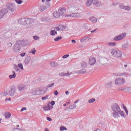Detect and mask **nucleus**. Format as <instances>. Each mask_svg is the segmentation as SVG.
Returning <instances> with one entry per match:
<instances>
[{
  "mask_svg": "<svg viewBox=\"0 0 131 131\" xmlns=\"http://www.w3.org/2000/svg\"><path fill=\"white\" fill-rule=\"evenodd\" d=\"M33 39H34V40H38V39H39V37H38V36H34L33 37Z\"/></svg>",
  "mask_w": 131,
  "mask_h": 131,
  "instance_id": "de8ad7c7",
  "label": "nucleus"
},
{
  "mask_svg": "<svg viewBox=\"0 0 131 131\" xmlns=\"http://www.w3.org/2000/svg\"><path fill=\"white\" fill-rule=\"evenodd\" d=\"M27 108L26 107H23L21 108L20 111L22 112L23 111H24V110H27Z\"/></svg>",
  "mask_w": 131,
  "mask_h": 131,
  "instance_id": "338daca9",
  "label": "nucleus"
},
{
  "mask_svg": "<svg viewBox=\"0 0 131 131\" xmlns=\"http://www.w3.org/2000/svg\"><path fill=\"white\" fill-rule=\"evenodd\" d=\"M54 94L55 96H58L59 95V93L58 92V91L56 90L54 92Z\"/></svg>",
  "mask_w": 131,
  "mask_h": 131,
  "instance_id": "4d7b16f0",
  "label": "nucleus"
},
{
  "mask_svg": "<svg viewBox=\"0 0 131 131\" xmlns=\"http://www.w3.org/2000/svg\"><path fill=\"white\" fill-rule=\"evenodd\" d=\"M106 45L107 46H116L117 45V43H116V42H109L106 43Z\"/></svg>",
  "mask_w": 131,
  "mask_h": 131,
  "instance_id": "a878e982",
  "label": "nucleus"
},
{
  "mask_svg": "<svg viewBox=\"0 0 131 131\" xmlns=\"http://www.w3.org/2000/svg\"><path fill=\"white\" fill-rule=\"evenodd\" d=\"M16 93V90L14 89H11L9 91V96H14Z\"/></svg>",
  "mask_w": 131,
  "mask_h": 131,
  "instance_id": "6ab92c4d",
  "label": "nucleus"
},
{
  "mask_svg": "<svg viewBox=\"0 0 131 131\" xmlns=\"http://www.w3.org/2000/svg\"><path fill=\"white\" fill-rule=\"evenodd\" d=\"M17 89L19 92H23V91H25L26 87L25 85L20 84L18 85Z\"/></svg>",
  "mask_w": 131,
  "mask_h": 131,
  "instance_id": "9b49d317",
  "label": "nucleus"
},
{
  "mask_svg": "<svg viewBox=\"0 0 131 131\" xmlns=\"http://www.w3.org/2000/svg\"><path fill=\"white\" fill-rule=\"evenodd\" d=\"M124 92H129V93H131V88L130 87H127L123 89Z\"/></svg>",
  "mask_w": 131,
  "mask_h": 131,
  "instance_id": "473e14b6",
  "label": "nucleus"
},
{
  "mask_svg": "<svg viewBox=\"0 0 131 131\" xmlns=\"http://www.w3.org/2000/svg\"><path fill=\"white\" fill-rule=\"evenodd\" d=\"M66 27L64 26H63L62 25H59L58 27H55L56 30H57V31L64 30L65 29Z\"/></svg>",
  "mask_w": 131,
  "mask_h": 131,
  "instance_id": "f8f14e48",
  "label": "nucleus"
},
{
  "mask_svg": "<svg viewBox=\"0 0 131 131\" xmlns=\"http://www.w3.org/2000/svg\"><path fill=\"white\" fill-rule=\"evenodd\" d=\"M18 67H14V70L16 71H20V69L18 68Z\"/></svg>",
  "mask_w": 131,
  "mask_h": 131,
  "instance_id": "864d4df0",
  "label": "nucleus"
},
{
  "mask_svg": "<svg viewBox=\"0 0 131 131\" xmlns=\"http://www.w3.org/2000/svg\"><path fill=\"white\" fill-rule=\"evenodd\" d=\"M60 130L61 131L67 130V128L65 127L64 126H62L60 127Z\"/></svg>",
  "mask_w": 131,
  "mask_h": 131,
  "instance_id": "8fccbe9b",
  "label": "nucleus"
},
{
  "mask_svg": "<svg viewBox=\"0 0 131 131\" xmlns=\"http://www.w3.org/2000/svg\"><path fill=\"white\" fill-rule=\"evenodd\" d=\"M51 106H54V105H55V102L54 101H51Z\"/></svg>",
  "mask_w": 131,
  "mask_h": 131,
  "instance_id": "e2e57ef3",
  "label": "nucleus"
},
{
  "mask_svg": "<svg viewBox=\"0 0 131 131\" xmlns=\"http://www.w3.org/2000/svg\"><path fill=\"white\" fill-rule=\"evenodd\" d=\"M119 115H120V116L121 117H123L124 118H125V116H124V112H123V111H121L120 110H119L118 111V117H119Z\"/></svg>",
  "mask_w": 131,
  "mask_h": 131,
  "instance_id": "2eb2a0df",
  "label": "nucleus"
},
{
  "mask_svg": "<svg viewBox=\"0 0 131 131\" xmlns=\"http://www.w3.org/2000/svg\"><path fill=\"white\" fill-rule=\"evenodd\" d=\"M95 101H96V99L95 98H92L91 99L89 100L88 102L91 104L92 103H94V102H95Z\"/></svg>",
  "mask_w": 131,
  "mask_h": 131,
  "instance_id": "4c0bfd02",
  "label": "nucleus"
},
{
  "mask_svg": "<svg viewBox=\"0 0 131 131\" xmlns=\"http://www.w3.org/2000/svg\"><path fill=\"white\" fill-rule=\"evenodd\" d=\"M89 63L90 65H94L96 63V59L94 57L89 58Z\"/></svg>",
  "mask_w": 131,
  "mask_h": 131,
  "instance_id": "9d476101",
  "label": "nucleus"
},
{
  "mask_svg": "<svg viewBox=\"0 0 131 131\" xmlns=\"http://www.w3.org/2000/svg\"><path fill=\"white\" fill-rule=\"evenodd\" d=\"M30 53L33 54V55H35V53H36V50H35V49H33L30 50Z\"/></svg>",
  "mask_w": 131,
  "mask_h": 131,
  "instance_id": "f704fd0d",
  "label": "nucleus"
},
{
  "mask_svg": "<svg viewBox=\"0 0 131 131\" xmlns=\"http://www.w3.org/2000/svg\"><path fill=\"white\" fill-rule=\"evenodd\" d=\"M18 67L20 68L21 70H23V64L22 63H18Z\"/></svg>",
  "mask_w": 131,
  "mask_h": 131,
  "instance_id": "a19ab883",
  "label": "nucleus"
},
{
  "mask_svg": "<svg viewBox=\"0 0 131 131\" xmlns=\"http://www.w3.org/2000/svg\"><path fill=\"white\" fill-rule=\"evenodd\" d=\"M9 78H10V79H12V78H15V77H16V76L14 75H10L9 76Z\"/></svg>",
  "mask_w": 131,
  "mask_h": 131,
  "instance_id": "603ef678",
  "label": "nucleus"
},
{
  "mask_svg": "<svg viewBox=\"0 0 131 131\" xmlns=\"http://www.w3.org/2000/svg\"><path fill=\"white\" fill-rule=\"evenodd\" d=\"M89 21H92V23H97L98 21V18L94 16H91L89 18Z\"/></svg>",
  "mask_w": 131,
  "mask_h": 131,
  "instance_id": "dca6fc26",
  "label": "nucleus"
},
{
  "mask_svg": "<svg viewBox=\"0 0 131 131\" xmlns=\"http://www.w3.org/2000/svg\"><path fill=\"white\" fill-rule=\"evenodd\" d=\"M9 11L7 8H3L2 10L0 11V19L2 18H4V16L6 15V14H8Z\"/></svg>",
  "mask_w": 131,
  "mask_h": 131,
  "instance_id": "0eeeda50",
  "label": "nucleus"
},
{
  "mask_svg": "<svg viewBox=\"0 0 131 131\" xmlns=\"http://www.w3.org/2000/svg\"><path fill=\"white\" fill-rule=\"evenodd\" d=\"M124 82H125V80L122 78H117L115 80V84L119 86H121Z\"/></svg>",
  "mask_w": 131,
  "mask_h": 131,
  "instance_id": "7ed1b4c3",
  "label": "nucleus"
},
{
  "mask_svg": "<svg viewBox=\"0 0 131 131\" xmlns=\"http://www.w3.org/2000/svg\"><path fill=\"white\" fill-rule=\"evenodd\" d=\"M111 54L114 58H121L122 56V53L121 51L115 49H112Z\"/></svg>",
  "mask_w": 131,
  "mask_h": 131,
  "instance_id": "f03ea898",
  "label": "nucleus"
},
{
  "mask_svg": "<svg viewBox=\"0 0 131 131\" xmlns=\"http://www.w3.org/2000/svg\"><path fill=\"white\" fill-rule=\"evenodd\" d=\"M41 2L42 3H45L47 8H50V7H51V5H50V3H49V2H51V0H42Z\"/></svg>",
  "mask_w": 131,
  "mask_h": 131,
  "instance_id": "a211bd4d",
  "label": "nucleus"
},
{
  "mask_svg": "<svg viewBox=\"0 0 131 131\" xmlns=\"http://www.w3.org/2000/svg\"><path fill=\"white\" fill-rule=\"evenodd\" d=\"M45 10H47V7L42 5L40 6V11H41V12H43V11H45Z\"/></svg>",
  "mask_w": 131,
  "mask_h": 131,
  "instance_id": "bb28decb",
  "label": "nucleus"
},
{
  "mask_svg": "<svg viewBox=\"0 0 131 131\" xmlns=\"http://www.w3.org/2000/svg\"><path fill=\"white\" fill-rule=\"evenodd\" d=\"M60 13L57 11L53 12V16L55 18H59V17H60Z\"/></svg>",
  "mask_w": 131,
  "mask_h": 131,
  "instance_id": "4be33fe9",
  "label": "nucleus"
},
{
  "mask_svg": "<svg viewBox=\"0 0 131 131\" xmlns=\"http://www.w3.org/2000/svg\"><path fill=\"white\" fill-rule=\"evenodd\" d=\"M126 75H127V74H126V73H122L118 74V76H126Z\"/></svg>",
  "mask_w": 131,
  "mask_h": 131,
  "instance_id": "58836bf2",
  "label": "nucleus"
},
{
  "mask_svg": "<svg viewBox=\"0 0 131 131\" xmlns=\"http://www.w3.org/2000/svg\"><path fill=\"white\" fill-rule=\"evenodd\" d=\"M31 58L30 57H27L25 59V64L26 65H28L29 64V62H30Z\"/></svg>",
  "mask_w": 131,
  "mask_h": 131,
  "instance_id": "aec40b11",
  "label": "nucleus"
},
{
  "mask_svg": "<svg viewBox=\"0 0 131 131\" xmlns=\"http://www.w3.org/2000/svg\"><path fill=\"white\" fill-rule=\"evenodd\" d=\"M82 14L81 13H75V18H79V17H81Z\"/></svg>",
  "mask_w": 131,
  "mask_h": 131,
  "instance_id": "c9c22d12",
  "label": "nucleus"
},
{
  "mask_svg": "<svg viewBox=\"0 0 131 131\" xmlns=\"http://www.w3.org/2000/svg\"><path fill=\"white\" fill-rule=\"evenodd\" d=\"M68 57H69V55L66 54V55L63 56L62 58H63V59H66V58H68Z\"/></svg>",
  "mask_w": 131,
  "mask_h": 131,
  "instance_id": "6e6d98bb",
  "label": "nucleus"
},
{
  "mask_svg": "<svg viewBox=\"0 0 131 131\" xmlns=\"http://www.w3.org/2000/svg\"><path fill=\"white\" fill-rule=\"evenodd\" d=\"M92 4L93 5V0H88L86 3V6L87 7H91V6H92Z\"/></svg>",
  "mask_w": 131,
  "mask_h": 131,
  "instance_id": "412c9836",
  "label": "nucleus"
},
{
  "mask_svg": "<svg viewBox=\"0 0 131 131\" xmlns=\"http://www.w3.org/2000/svg\"><path fill=\"white\" fill-rule=\"evenodd\" d=\"M98 30V29H95L91 31L92 33H94V32H96V31Z\"/></svg>",
  "mask_w": 131,
  "mask_h": 131,
  "instance_id": "774afa93",
  "label": "nucleus"
},
{
  "mask_svg": "<svg viewBox=\"0 0 131 131\" xmlns=\"http://www.w3.org/2000/svg\"><path fill=\"white\" fill-rule=\"evenodd\" d=\"M13 49L15 53H18V52H19L20 50H21V46H20L19 44L17 42L14 45Z\"/></svg>",
  "mask_w": 131,
  "mask_h": 131,
  "instance_id": "423d86ee",
  "label": "nucleus"
},
{
  "mask_svg": "<svg viewBox=\"0 0 131 131\" xmlns=\"http://www.w3.org/2000/svg\"><path fill=\"white\" fill-rule=\"evenodd\" d=\"M19 46H22L23 47H26L28 45L27 43V41H26L25 40H22L20 41H16Z\"/></svg>",
  "mask_w": 131,
  "mask_h": 131,
  "instance_id": "1a4fd4ad",
  "label": "nucleus"
},
{
  "mask_svg": "<svg viewBox=\"0 0 131 131\" xmlns=\"http://www.w3.org/2000/svg\"><path fill=\"white\" fill-rule=\"evenodd\" d=\"M48 98H49V96L47 95V96H46L45 97H42L41 98V99L42 100H47V99H48Z\"/></svg>",
  "mask_w": 131,
  "mask_h": 131,
  "instance_id": "5fc2aeb1",
  "label": "nucleus"
},
{
  "mask_svg": "<svg viewBox=\"0 0 131 131\" xmlns=\"http://www.w3.org/2000/svg\"><path fill=\"white\" fill-rule=\"evenodd\" d=\"M43 109L45 111H49L51 110L50 105H46L45 106H44Z\"/></svg>",
  "mask_w": 131,
  "mask_h": 131,
  "instance_id": "2f4dec72",
  "label": "nucleus"
},
{
  "mask_svg": "<svg viewBox=\"0 0 131 131\" xmlns=\"http://www.w3.org/2000/svg\"><path fill=\"white\" fill-rule=\"evenodd\" d=\"M10 12H15V5H13V4L8 3L6 5V8Z\"/></svg>",
  "mask_w": 131,
  "mask_h": 131,
  "instance_id": "39448f33",
  "label": "nucleus"
},
{
  "mask_svg": "<svg viewBox=\"0 0 131 131\" xmlns=\"http://www.w3.org/2000/svg\"><path fill=\"white\" fill-rule=\"evenodd\" d=\"M33 95H38V94H37V91H36V90L33 91Z\"/></svg>",
  "mask_w": 131,
  "mask_h": 131,
  "instance_id": "13d9d810",
  "label": "nucleus"
},
{
  "mask_svg": "<svg viewBox=\"0 0 131 131\" xmlns=\"http://www.w3.org/2000/svg\"><path fill=\"white\" fill-rule=\"evenodd\" d=\"M124 10H125V11H129V10H130V7L129 6H125V7H124Z\"/></svg>",
  "mask_w": 131,
  "mask_h": 131,
  "instance_id": "37998d69",
  "label": "nucleus"
},
{
  "mask_svg": "<svg viewBox=\"0 0 131 131\" xmlns=\"http://www.w3.org/2000/svg\"><path fill=\"white\" fill-rule=\"evenodd\" d=\"M33 22V21L32 20V19L31 18H25V25H26V24L27 25H28L29 24H32Z\"/></svg>",
  "mask_w": 131,
  "mask_h": 131,
  "instance_id": "4468645a",
  "label": "nucleus"
},
{
  "mask_svg": "<svg viewBox=\"0 0 131 131\" xmlns=\"http://www.w3.org/2000/svg\"><path fill=\"white\" fill-rule=\"evenodd\" d=\"M47 120H48V121H52V118H51L49 117H47Z\"/></svg>",
  "mask_w": 131,
  "mask_h": 131,
  "instance_id": "0e129e2a",
  "label": "nucleus"
},
{
  "mask_svg": "<svg viewBox=\"0 0 131 131\" xmlns=\"http://www.w3.org/2000/svg\"><path fill=\"white\" fill-rule=\"evenodd\" d=\"M86 39H88V37H84L81 39L80 41L81 42H84V41L86 40Z\"/></svg>",
  "mask_w": 131,
  "mask_h": 131,
  "instance_id": "c03bdc74",
  "label": "nucleus"
},
{
  "mask_svg": "<svg viewBox=\"0 0 131 131\" xmlns=\"http://www.w3.org/2000/svg\"><path fill=\"white\" fill-rule=\"evenodd\" d=\"M25 18H21L18 20V23L19 24H21V25H25Z\"/></svg>",
  "mask_w": 131,
  "mask_h": 131,
  "instance_id": "f3484780",
  "label": "nucleus"
},
{
  "mask_svg": "<svg viewBox=\"0 0 131 131\" xmlns=\"http://www.w3.org/2000/svg\"><path fill=\"white\" fill-rule=\"evenodd\" d=\"M126 35V34L125 33H123L115 37L114 38V40L115 41L121 40L122 39H123L124 37H125Z\"/></svg>",
  "mask_w": 131,
  "mask_h": 131,
  "instance_id": "20e7f679",
  "label": "nucleus"
},
{
  "mask_svg": "<svg viewBox=\"0 0 131 131\" xmlns=\"http://www.w3.org/2000/svg\"><path fill=\"white\" fill-rule=\"evenodd\" d=\"M15 2L16 4H18V5H21V4H22L23 3L21 0H15Z\"/></svg>",
  "mask_w": 131,
  "mask_h": 131,
  "instance_id": "79ce46f5",
  "label": "nucleus"
},
{
  "mask_svg": "<svg viewBox=\"0 0 131 131\" xmlns=\"http://www.w3.org/2000/svg\"><path fill=\"white\" fill-rule=\"evenodd\" d=\"M78 73H79V74H85V73H86V70H85V69H82V70H79L78 72Z\"/></svg>",
  "mask_w": 131,
  "mask_h": 131,
  "instance_id": "393cba45",
  "label": "nucleus"
},
{
  "mask_svg": "<svg viewBox=\"0 0 131 131\" xmlns=\"http://www.w3.org/2000/svg\"><path fill=\"white\" fill-rule=\"evenodd\" d=\"M54 83H52V84H49L47 85V88H53L54 86Z\"/></svg>",
  "mask_w": 131,
  "mask_h": 131,
  "instance_id": "3c124183",
  "label": "nucleus"
},
{
  "mask_svg": "<svg viewBox=\"0 0 131 131\" xmlns=\"http://www.w3.org/2000/svg\"><path fill=\"white\" fill-rule=\"evenodd\" d=\"M58 12L60 15H63V14L66 13V8L60 7L58 9Z\"/></svg>",
  "mask_w": 131,
  "mask_h": 131,
  "instance_id": "ddd939ff",
  "label": "nucleus"
},
{
  "mask_svg": "<svg viewBox=\"0 0 131 131\" xmlns=\"http://www.w3.org/2000/svg\"><path fill=\"white\" fill-rule=\"evenodd\" d=\"M81 67L82 68H85L88 66V63L86 62H85V61H82L81 63Z\"/></svg>",
  "mask_w": 131,
  "mask_h": 131,
  "instance_id": "b1692460",
  "label": "nucleus"
},
{
  "mask_svg": "<svg viewBox=\"0 0 131 131\" xmlns=\"http://www.w3.org/2000/svg\"><path fill=\"white\" fill-rule=\"evenodd\" d=\"M84 25H85V29H88V28H89V24H85Z\"/></svg>",
  "mask_w": 131,
  "mask_h": 131,
  "instance_id": "680f3d73",
  "label": "nucleus"
},
{
  "mask_svg": "<svg viewBox=\"0 0 131 131\" xmlns=\"http://www.w3.org/2000/svg\"><path fill=\"white\" fill-rule=\"evenodd\" d=\"M60 39H62L61 36L57 37L54 39V41H58V40H60Z\"/></svg>",
  "mask_w": 131,
  "mask_h": 131,
  "instance_id": "ea45409f",
  "label": "nucleus"
},
{
  "mask_svg": "<svg viewBox=\"0 0 131 131\" xmlns=\"http://www.w3.org/2000/svg\"><path fill=\"white\" fill-rule=\"evenodd\" d=\"M93 5L95 7H99L102 6V3L99 0H93Z\"/></svg>",
  "mask_w": 131,
  "mask_h": 131,
  "instance_id": "6e6552de",
  "label": "nucleus"
},
{
  "mask_svg": "<svg viewBox=\"0 0 131 131\" xmlns=\"http://www.w3.org/2000/svg\"><path fill=\"white\" fill-rule=\"evenodd\" d=\"M123 110H124L125 112L126 113L127 115H128V111H127V108L126 107L124 106V104H123Z\"/></svg>",
  "mask_w": 131,
  "mask_h": 131,
  "instance_id": "e433bc0d",
  "label": "nucleus"
},
{
  "mask_svg": "<svg viewBox=\"0 0 131 131\" xmlns=\"http://www.w3.org/2000/svg\"><path fill=\"white\" fill-rule=\"evenodd\" d=\"M60 76H66L67 75H68L67 74H65V73H59Z\"/></svg>",
  "mask_w": 131,
  "mask_h": 131,
  "instance_id": "09e8293b",
  "label": "nucleus"
},
{
  "mask_svg": "<svg viewBox=\"0 0 131 131\" xmlns=\"http://www.w3.org/2000/svg\"><path fill=\"white\" fill-rule=\"evenodd\" d=\"M122 48H123V49H124L125 50H127V49H128V48H129L128 43L124 44L122 46Z\"/></svg>",
  "mask_w": 131,
  "mask_h": 131,
  "instance_id": "cd10ccee",
  "label": "nucleus"
},
{
  "mask_svg": "<svg viewBox=\"0 0 131 131\" xmlns=\"http://www.w3.org/2000/svg\"><path fill=\"white\" fill-rule=\"evenodd\" d=\"M5 118H10L11 117V114L9 112H6L5 114Z\"/></svg>",
  "mask_w": 131,
  "mask_h": 131,
  "instance_id": "c85d7f7f",
  "label": "nucleus"
},
{
  "mask_svg": "<svg viewBox=\"0 0 131 131\" xmlns=\"http://www.w3.org/2000/svg\"><path fill=\"white\" fill-rule=\"evenodd\" d=\"M65 74H68V75H66V76H70V75H71V74H72V73H69V72H67V73H65Z\"/></svg>",
  "mask_w": 131,
  "mask_h": 131,
  "instance_id": "bf43d9fd",
  "label": "nucleus"
},
{
  "mask_svg": "<svg viewBox=\"0 0 131 131\" xmlns=\"http://www.w3.org/2000/svg\"><path fill=\"white\" fill-rule=\"evenodd\" d=\"M113 116L114 118H118V111L120 110V106L117 103H114L111 105Z\"/></svg>",
  "mask_w": 131,
  "mask_h": 131,
  "instance_id": "f257e3e1",
  "label": "nucleus"
},
{
  "mask_svg": "<svg viewBox=\"0 0 131 131\" xmlns=\"http://www.w3.org/2000/svg\"><path fill=\"white\" fill-rule=\"evenodd\" d=\"M106 87L107 89H110L112 86V82L110 81V82L106 84Z\"/></svg>",
  "mask_w": 131,
  "mask_h": 131,
  "instance_id": "c756f323",
  "label": "nucleus"
},
{
  "mask_svg": "<svg viewBox=\"0 0 131 131\" xmlns=\"http://www.w3.org/2000/svg\"><path fill=\"white\" fill-rule=\"evenodd\" d=\"M117 5H118V3H113L112 4V6H117Z\"/></svg>",
  "mask_w": 131,
  "mask_h": 131,
  "instance_id": "69168bd1",
  "label": "nucleus"
},
{
  "mask_svg": "<svg viewBox=\"0 0 131 131\" xmlns=\"http://www.w3.org/2000/svg\"><path fill=\"white\" fill-rule=\"evenodd\" d=\"M75 13H71L66 15V17H67L68 18H73V17H74L75 18Z\"/></svg>",
  "mask_w": 131,
  "mask_h": 131,
  "instance_id": "5701e85b",
  "label": "nucleus"
},
{
  "mask_svg": "<svg viewBox=\"0 0 131 131\" xmlns=\"http://www.w3.org/2000/svg\"><path fill=\"white\" fill-rule=\"evenodd\" d=\"M50 34L52 35V36H54L57 34V31H56V30H51L50 31Z\"/></svg>",
  "mask_w": 131,
  "mask_h": 131,
  "instance_id": "7c9ffc66",
  "label": "nucleus"
},
{
  "mask_svg": "<svg viewBox=\"0 0 131 131\" xmlns=\"http://www.w3.org/2000/svg\"><path fill=\"white\" fill-rule=\"evenodd\" d=\"M50 65L51 67H56L57 66V63L54 61L50 62Z\"/></svg>",
  "mask_w": 131,
  "mask_h": 131,
  "instance_id": "72a5a7b5",
  "label": "nucleus"
},
{
  "mask_svg": "<svg viewBox=\"0 0 131 131\" xmlns=\"http://www.w3.org/2000/svg\"><path fill=\"white\" fill-rule=\"evenodd\" d=\"M25 55H26V53H25V52L21 53L20 54L21 57H24V56H25Z\"/></svg>",
  "mask_w": 131,
  "mask_h": 131,
  "instance_id": "052dcab7",
  "label": "nucleus"
},
{
  "mask_svg": "<svg viewBox=\"0 0 131 131\" xmlns=\"http://www.w3.org/2000/svg\"><path fill=\"white\" fill-rule=\"evenodd\" d=\"M119 7L120 8V9H121V10H124V5L123 4H120L119 6Z\"/></svg>",
  "mask_w": 131,
  "mask_h": 131,
  "instance_id": "a18cd8bd",
  "label": "nucleus"
},
{
  "mask_svg": "<svg viewBox=\"0 0 131 131\" xmlns=\"http://www.w3.org/2000/svg\"><path fill=\"white\" fill-rule=\"evenodd\" d=\"M70 109H75V108H76V105H72L71 106H70Z\"/></svg>",
  "mask_w": 131,
  "mask_h": 131,
  "instance_id": "49530a36",
  "label": "nucleus"
}]
</instances>
